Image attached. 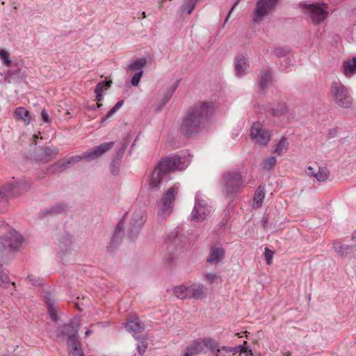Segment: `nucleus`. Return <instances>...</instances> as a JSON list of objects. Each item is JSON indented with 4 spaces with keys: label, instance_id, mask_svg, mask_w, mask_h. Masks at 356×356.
I'll return each mask as SVG.
<instances>
[{
    "label": "nucleus",
    "instance_id": "473e14b6",
    "mask_svg": "<svg viewBox=\"0 0 356 356\" xmlns=\"http://www.w3.org/2000/svg\"><path fill=\"white\" fill-rule=\"evenodd\" d=\"M270 81V76L268 73L265 74V77H261L260 80V86L264 89L268 84V82Z\"/></svg>",
    "mask_w": 356,
    "mask_h": 356
},
{
    "label": "nucleus",
    "instance_id": "2eb2a0df",
    "mask_svg": "<svg viewBox=\"0 0 356 356\" xmlns=\"http://www.w3.org/2000/svg\"><path fill=\"white\" fill-rule=\"evenodd\" d=\"M179 188L172 186L170 188L162 197L161 202L163 204V212L164 214L169 213L171 209V204L175 198V195L178 193Z\"/></svg>",
    "mask_w": 356,
    "mask_h": 356
},
{
    "label": "nucleus",
    "instance_id": "bb28decb",
    "mask_svg": "<svg viewBox=\"0 0 356 356\" xmlns=\"http://www.w3.org/2000/svg\"><path fill=\"white\" fill-rule=\"evenodd\" d=\"M276 164V159L274 156H270L263 162V168L265 170H270L272 169L275 165Z\"/></svg>",
    "mask_w": 356,
    "mask_h": 356
},
{
    "label": "nucleus",
    "instance_id": "a211bd4d",
    "mask_svg": "<svg viewBox=\"0 0 356 356\" xmlns=\"http://www.w3.org/2000/svg\"><path fill=\"white\" fill-rule=\"evenodd\" d=\"M211 212L209 208L200 202H196L194 207L192 216L193 219L202 220Z\"/></svg>",
    "mask_w": 356,
    "mask_h": 356
},
{
    "label": "nucleus",
    "instance_id": "4468645a",
    "mask_svg": "<svg viewBox=\"0 0 356 356\" xmlns=\"http://www.w3.org/2000/svg\"><path fill=\"white\" fill-rule=\"evenodd\" d=\"M67 343L69 356H84L75 334L68 336Z\"/></svg>",
    "mask_w": 356,
    "mask_h": 356
},
{
    "label": "nucleus",
    "instance_id": "423d86ee",
    "mask_svg": "<svg viewBox=\"0 0 356 356\" xmlns=\"http://www.w3.org/2000/svg\"><path fill=\"white\" fill-rule=\"evenodd\" d=\"M331 95L339 106L344 108L351 106V99L347 94L346 88L341 83H332L331 86Z\"/></svg>",
    "mask_w": 356,
    "mask_h": 356
},
{
    "label": "nucleus",
    "instance_id": "aec40b11",
    "mask_svg": "<svg viewBox=\"0 0 356 356\" xmlns=\"http://www.w3.org/2000/svg\"><path fill=\"white\" fill-rule=\"evenodd\" d=\"M13 115L17 120H23L26 124H29L31 122L30 112L24 107L17 108L14 111Z\"/></svg>",
    "mask_w": 356,
    "mask_h": 356
},
{
    "label": "nucleus",
    "instance_id": "de8ad7c7",
    "mask_svg": "<svg viewBox=\"0 0 356 356\" xmlns=\"http://www.w3.org/2000/svg\"><path fill=\"white\" fill-rule=\"evenodd\" d=\"M142 16H143V18H145L146 16H145V12H143L142 13Z\"/></svg>",
    "mask_w": 356,
    "mask_h": 356
},
{
    "label": "nucleus",
    "instance_id": "7ed1b4c3",
    "mask_svg": "<svg viewBox=\"0 0 356 356\" xmlns=\"http://www.w3.org/2000/svg\"><path fill=\"white\" fill-rule=\"evenodd\" d=\"M113 143H105L101 144L100 145L93 148L90 152L84 153L82 156H72L67 159L65 161H60L57 163V165H60V167H65L66 165H69L72 163H74L75 162H78L82 159L86 160H93L108 151L113 147Z\"/></svg>",
    "mask_w": 356,
    "mask_h": 356
},
{
    "label": "nucleus",
    "instance_id": "ddd939ff",
    "mask_svg": "<svg viewBox=\"0 0 356 356\" xmlns=\"http://www.w3.org/2000/svg\"><path fill=\"white\" fill-rule=\"evenodd\" d=\"M277 0H259L255 9V18L254 20L257 21L259 17L266 15L268 12L272 10L277 3Z\"/></svg>",
    "mask_w": 356,
    "mask_h": 356
},
{
    "label": "nucleus",
    "instance_id": "a18cd8bd",
    "mask_svg": "<svg viewBox=\"0 0 356 356\" xmlns=\"http://www.w3.org/2000/svg\"><path fill=\"white\" fill-rule=\"evenodd\" d=\"M120 227H121V222H120V223H119V225H118V227H117V231H118V230H120Z\"/></svg>",
    "mask_w": 356,
    "mask_h": 356
},
{
    "label": "nucleus",
    "instance_id": "c03bdc74",
    "mask_svg": "<svg viewBox=\"0 0 356 356\" xmlns=\"http://www.w3.org/2000/svg\"><path fill=\"white\" fill-rule=\"evenodd\" d=\"M75 307H76L78 310L81 311V309L79 307L78 303H76V304H75Z\"/></svg>",
    "mask_w": 356,
    "mask_h": 356
},
{
    "label": "nucleus",
    "instance_id": "8fccbe9b",
    "mask_svg": "<svg viewBox=\"0 0 356 356\" xmlns=\"http://www.w3.org/2000/svg\"><path fill=\"white\" fill-rule=\"evenodd\" d=\"M244 333L245 334L246 338H248V334H249V332H248V331H245Z\"/></svg>",
    "mask_w": 356,
    "mask_h": 356
},
{
    "label": "nucleus",
    "instance_id": "2f4dec72",
    "mask_svg": "<svg viewBox=\"0 0 356 356\" xmlns=\"http://www.w3.org/2000/svg\"><path fill=\"white\" fill-rule=\"evenodd\" d=\"M247 341H245L243 342V343L241 346H236V347H232L233 348H236V355L238 353H240L241 354V353H245L247 351L249 350V349H248L247 348Z\"/></svg>",
    "mask_w": 356,
    "mask_h": 356
},
{
    "label": "nucleus",
    "instance_id": "4be33fe9",
    "mask_svg": "<svg viewBox=\"0 0 356 356\" xmlns=\"http://www.w3.org/2000/svg\"><path fill=\"white\" fill-rule=\"evenodd\" d=\"M343 74L350 77L356 72V57L346 60L343 64Z\"/></svg>",
    "mask_w": 356,
    "mask_h": 356
},
{
    "label": "nucleus",
    "instance_id": "864d4df0",
    "mask_svg": "<svg viewBox=\"0 0 356 356\" xmlns=\"http://www.w3.org/2000/svg\"><path fill=\"white\" fill-rule=\"evenodd\" d=\"M143 216H141V217H140V220H141V221L143 220Z\"/></svg>",
    "mask_w": 356,
    "mask_h": 356
},
{
    "label": "nucleus",
    "instance_id": "37998d69",
    "mask_svg": "<svg viewBox=\"0 0 356 356\" xmlns=\"http://www.w3.org/2000/svg\"><path fill=\"white\" fill-rule=\"evenodd\" d=\"M39 135H40V133H39L38 134H35L33 136L35 140L39 138Z\"/></svg>",
    "mask_w": 356,
    "mask_h": 356
},
{
    "label": "nucleus",
    "instance_id": "e433bc0d",
    "mask_svg": "<svg viewBox=\"0 0 356 356\" xmlns=\"http://www.w3.org/2000/svg\"><path fill=\"white\" fill-rule=\"evenodd\" d=\"M122 104V102H118L115 106L109 111L108 115H111L113 113H115Z\"/></svg>",
    "mask_w": 356,
    "mask_h": 356
},
{
    "label": "nucleus",
    "instance_id": "a878e982",
    "mask_svg": "<svg viewBox=\"0 0 356 356\" xmlns=\"http://www.w3.org/2000/svg\"><path fill=\"white\" fill-rule=\"evenodd\" d=\"M236 71L238 75H241L245 70L247 68V63L244 60V59H240L239 58L236 59V62L235 64Z\"/></svg>",
    "mask_w": 356,
    "mask_h": 356
},
{
    "label": "nucleus",
    "instance_id": "72a5a7b5",
    "mask_svg": "<svg viewBox=\"0 0 356 356\" xmlns=\"http://www.w3.org/2000/svg\"><path fill=\"white\" fill-rule=\"evenodd\" d=\"M143 72H140L136 73L132 78L131 83L134 86H137L139 83L140 79L141 78Z\"/></svg>",
    "mask_w": 356,
    "mask_h": 356
},
{
    "label": "nucleus",
    "instance_id": "dca6fc26",
    "mask_svg": "<svg viewBox=\"0 0 356 356\" xmlns=\"http://www.w3.org/2000/svg\"><path fill=\"white\" fill-rule=\"evenodd\" d=\"M125 327L127 330L134 332H140L143 330V324L136 314L129 316Z\"/></svg>",
    "mask_w": 356,
    "mask_h": 356
},
{
    "label": "nucleus",
    "instance_id": "c9c22d12",
    "mask_svg": "<svg viewBox=\"0 0 356 356\" xmlns=\"http://www.w3.org/2000/svg\"><path fill=\"white\" fill-rule=\"evenodd\" d=\"M9 282V277L6 273H0V285Z\"/></svg>",
    "mask_w": 356,
    "mask_h": 356
},
{
    "label": "nucleus",
    "instance_id": "3c124183",
    "mask_svg": "<svg viewBox=\"0 0 356 356\" xmlns=\"http://www.w3.org/2000/svg\"><path fill=\"white\" fill-rule=\"evenodd\" d=\"M286 356H290V353H288L286 354Z\"/></svg>",
    "mask_w": 356,
    "mask_h": 356
},
{
    "label": "nucleus",
    "instance_id": "b1692460",
    "mask_svg": "<svg viewBox=\"0 0 356 356\" xmlns=\"http://www.w3.org/2000/svg\"><path fill=\"white\" fill-rule=\"evenodd\" d=\"M45 302L51 318L52 321H56L58 320L57 308L54 306V302L49 298H47Z\"/></svg>",
    "mask_w": 356,
    "mask_h": 356
},
{
    "label": "nucleus",
    "instance_id": "f03ea898",
    "mask_svg": "<svg viewBox=\"0 0 356 356\" xmlns=\"http://www.w3.org/2000/svg\"><path fill=\"white\" fill-rule=\"evenodd\" d=\"M213 106L207 103H202L200 106L191 109L184 119L181 131L185 135H189L198 131L202 120L207 117Z\"/></svg>",
    "mask_w": 356,
    "mask_h": 356
},
{
    "label": "nucleus",
    "instance_id": "7c9ffc66",
    "mask_svg": "<svg viewBox=\"0 0 356 356\" xmlns=\"http://www.w3.org/2000/svg\"><path fill=\"white\" fill-rule=\"evenodd\" d=\"M273 254V251H272L268 248H265L264 255L268 265H270L272 264Z\"/></svg>",
    "mask_w": 356,
    "mask_h": 356
},
{
    "label": "nucleus",
    "instance_id": "9b49d317",
    "mask_svg": "<svg viewBox=\"0 0 356 356\" xmlns=\"http://www.w3.org/2000/svg\"><path fill=\"white\" fill-rule=\"evenodd\" d=\"M23 186L22 184L19 183L17 185L10 184L0 188V206L1 204L5 206L6 200L9 197L19 195L22 191V187Z\"/></svg>",
    "mask_w": 356,
    "mask_h": 356
},
{
    "label": "nucleus",
    "instance_id": "79ce46f5",
    "mask_svg": "<svg viewBox=\"0 0 356 356\" xmlns=\"http://www.w3.org/2000/svg\"><path fill=\"white\" fill-rule=\"evenodd\" d=\"M183 356H192V355H191V352H187L186 350Z\"/></svg>",
    "mask_w": 356,
    "mask_h": 356
},
{
    "label": "nucleus",
    "instance_id": "603ef678",
    "mask_svg": "<svg viewBox=\"0 0 356 356\" xmlns=\"http://www.w3.org/2000/svg\"><path fill=\"white\" fill-rule=\"evenodd\" d=\"M12 285L15 286V282H12Z\"/></svg>",
    "mask_w": 356,
    "mask_h": 356
},
{
    "label": "nucleus",
    "instance_id": "f3484780",
    "mask_svg": "<svg viewBox=\"0 0 356 356\" xmlns=\"http://www.w3.org/2000/svg\"><path fill=\"white\" fill-rule=\"evenodd\" d=\"M209 339V338H206L194 341L186 348V350L191 352V355L192 356L201 353L204 350V348L205 347L207 348V341Z\"/></svg>",
    "mask_w": 356,
    "mask_h": 356
},
{
    "label": "nucleus",
    "instance_id": "09e8293b",
    "mask_svg": "<svg viewBox=\"0 0 356 356\" xmlns=\"http://www.w3.org/2000/svg\"><path fill=\"white\" fill-rule=\"evenodd\" d=\"M193 7H192L189 10H188V14H190V13H191V11H192V10H193Z\"/></svg>",
    "mask_w": 356,
    "mask_h": 356
},
{
    "label": "nucleus",
    "instance_id": "1a4fd4ad",
    "mask_svg": "<svg viewBox=\"0 0 356 356\" xmlns=\"http://www.w3.org/2000/svg\"><path fill=\"white\" fill-rule=\"evenodd\" d=\"M207 348L213 356H234L236 348L228 346H220L219 343L213 339H209L207 341Z\"/></svg>",
    "mask_w": 356,
    "mask_h": 356
},
{
    "label": "nucleus",
    "instance_id": "c85d7f7f",
    "mask_svg": "<svg viewBox=\"0 0 356 356\" xmlns=\"http://www.w3.org/2000/svg\"><path fill=\"white\" fill-rule=\"evenodd\" d=\"M146 64L145 58H140L135 60L131 65L130 68L133 70H136L142 68Z\"/></svg>",
    "mask_w": 356,
    "mask_h": 356
},
{
    "label": "nucleus",
    "instance_id": "cd10ccee",
    "mask_svg": "<svg viewBox=\"0 0 356 356\" xmlns=\"http://www.w3.org/2000/svg\"><path fill=\"white\" fill-rule=\"evenodd\" d=\"M0 58L2 60L3 63L9 67L11 65V60L10 59V55L8 51L3 49L0 50Z\"/></svg>",
    "mask_w": 356,
    "mask_h": 356
},
{
    "label": "nucleus",
    "instance_id": "9d476101",
    "mask_svg": "<svg viewBox=\"0 0 356 356\" xmlns=\"http://www.w3.org/2000/svg\"><path fill=\"white\" fill-rule=\"evenodd\" d=\"M250 136L257 143L266 145L270 140V134L263 129L260 122H254L251 128Z\"/></svg>",
    "mask_w": 356,
    "mask_h": 356
},
{
    "label": "nucleus",
    "instance_id": "6e6552de",
    "mask_svg": "<svg viewBox=\"0 0 356 356\" xmlns=\"http://www.w3.org/2000/svg\"><path fill=\"white\" fill-rule=\"evenodd\" d=\"M175 296L181 299L184 298H200L203 294L202 286H192L190 288H186L184 286H179L174 289Z\"/></svg>",
    "mask_w": 356,
    "mask_h": 356
},
{
    "label": "nucleus",
    "instance_id": "a19ab883",
    "mask_svg": "<svg viewBox=\"0 0 356 356\" xmlns=\"http://www.w3.org/2000/svg\"><path fill=\"white\" fill-rule=\"evenodd\" d=\"M71 327L72 326L70 325H67L64 326V329H65V330L68 331L71 328Z\"/></svg>",
    "mask_w": 356,
    "mask_h": 356
},
{
    "label": "nucleus",
    "instance_id": "58836bf2",
    "mask_svg": "<svg viewBox=\"0 0 356 356\" xmlns=\"http://www.w3.org/2000/svg\"><path fill=\"white\" fill-rule=\"evenodd\" d=\"M243 354H244L245 356H253V353L251 350H249L248 351L243 353Z\"/></svg>",
    "mask_w": 356,
    "mask_h": 356
},
{
    "label": "nucleus",
    "instance_id": "20e7f679",
    "mask_svg": "<svg viewBox=\"0 0 356 356\" xmlns=\"http://www.w3.org/2000/svg\"><path fill=\"white\" fill-rule=\"evenodd\" d=\"M0 238L5 241L4 245L8 246L10 250H17L22 244L21 236L12 230L5 222L0 224Z\"/></svg>",
    "mask_w": 356,
    "mask_h": 356
},
{
    "label": "nucleus",
    "instance_id": "393cba45",
    "mask_svg": "<svg viewBox=\"0 0 356 356\" xmlns=\"http://www.w3.org/2000/svg\"><path fill=\"white\" fill-rule=\"evenodd\" d=\"M44 157L41 159L42 161L48 162L58 154L56 149L46 148L44 151Z\"/></svg>",
    "mask_w": 356,
    "mask_h": 356
},
{
    "label": "nucleus",
    "instance_id": "f257e3e1",
    "mask_svg": "<svg viewBox=\"0 0 356 356\" xmlns=\"http://www.w3.org/2000/svg\"><path fill=\"white\" fill-rule=\"evenodd\" d=\"M185 168L183 159L179 156H171L162 158L152 174L149 181L151 188H156L161 183L164 175Z\"/></svg>",
    "mask_w": 356,
    "mask_h": 356
},
{
    "label": "nucleus",
    "instance_id": "5701e85b",
    "mask_svg": "<svg viewBox=\"0 0 356 356\" xmlns=\"http://www.w3.org/2000/svg\"><path fill=\"white\" fill-rule=\"evenodd\" d=\"M225 251L221 248H212L207 261L210 263H217L224 257Z\"/></svg>",
    "mask_w": 356,
    "mask_h": 356
},
{
    "label": "nucleus",
    "instance_id": "412c9836",
    "mask_svg": "<svg viewBox=\"0 0 356 356\" xmlns=\"http://www.w3.org/2000/svg\"><path fill=\"white\" fill-rule=\"evenodd\" d=\"M265 197V188L264 186H259L255 193L253 197L252 207L254 209H258L261 207L263 200Z\"/></svg>",
    "mask_w": 356,
    "mask_h": 356
},
{
    "label": "nucleus",
    "instance_id": "f704fd0d",
    "mask_svg": "<svg viewBox=\"0 0 356 356\" xmlns=\"http://www.w3.org/2000/svg\"><path fill=\"white\" fill-rule=\"evenodd\" d=\"M40 114H41L42 120L44 122L47 123V124L51 123V120L49 118V114L44 109L41 111Z\"/></svg>",
    "mask_w": 356,
    "mask_h": 356
},
{
    "label": "nucleus",
    "instance_id": "0eeeda50",
    "mask_svg": "<svg viewBox=\"0 0 356 356\" xmlns=\"http://www.w3.org/2000/svg\"><path fill=\"white\" fill-rule=\"evenodd\" d=\"M222 181L228 193H236L244 186L241 175L234 171L225 174Z\"/></svg>",
    "mask_w": 356,
    "mask_h": 356
},
{
    "label": "nucleus",
    "instance_id": "39448f33",
    "mask_svg": "<svg viewBox=\"0 0 356 356\" xmlns=\"http://www.w3.org/2000/svg\"><path fill=\"white\" fill-rule=\"evenodd\" d=\"M303 7L309 11V15L314 24L324 21L328 15V6L325 3L304 4Z\"/></svg>",
    "mask_w": 356,
    "mask_h": 356
},
{
    "label": "nucleus",
    "instance_id": "c756f323",
    "mask_svg": "<svg viewBox=\"0 0 356 356\" xmlns=\"http://www.w3.org/2000/svg\"><path fill=\"white\" fill-rule=\"evenodd\" d=\"M288 145L286 141V139H282L278 145H277L276 149H275V152L277 154H281L283 151L287 149Z\"/></svg>",
    "mask_w": 356,
    "mask_h": 356
},
{
    "label": "nucleus",
    "instance_id": "6ab92c4d",
    "mask_svg": "<svg viewBox=\"0 0 356 356\" xmlns=\"http://www.w3.org/2000/svg\"><path fill=\"white\" fill-rule=\"evenodd\" d=\"M111 81H102L99 82L95 89V92L96 94V99L97 107H100L102 104L99 102L103 99L102 92L104 90H107L111 87Z\"/></svg>",
    "mask_w": 356,
    "mask_h": 356
},
{
    "label": "nucleus",
    "instance_id": "49530a36",
    "mask_svg": "<svg viewBox=\"0 0 356 356\" xmlns=\"http://www.w3.org/2000/svg\"><path fill=\"white\" fill-rule=\"evenodd\" d=\"M236 336H238V337H242V335L241 333H237L236 334Z\"/></svg>",
    "mask_w": 356,
    "mask_h": 356
},
{
    "label": "nucleus",
    "instance_id": "f8f14e48",
    "mask_svg": "<svg viewBox=\"0 0 356 356\" xmlns=\"http://www.w3.org/2000/svg\"><path fill=\"white\" fill-rule=\"evenodd\" d=\"M307 174L314 177L318 181H325L328 179L329 171L325 167H319L316 163H312L308 165Z\"/></svg>",
    "mask_w": 356,
    "mask_h": 356
},
{
    "label": "nucleus",
    "instance_id": "4c0bfd02",
    "mask_svg": "<svg viewBox=\"0 0 356 356\" xmlns=\"http://www.w3.org/2000/svg\"><path fill=\"white\" fill-rule=\"evenodd\" d=\"M206 277H207V280L211 282H213L215 280H218V277H217L216 275H207L206 276Z\"/></svg>",
    "mask_w": 356,
    "mask_h": 356
},
{
    "label": "nucleus",
    "instance_id": "ea45409f",
    "mask_svg": "<svg viewBox=\"0 0 356 356\" xmlns=\"http://www.w3.org/2000/svg\"><path fill=\"white\" fill-rule=\"evenodd\" d=\"M92 332V331L90 330H86V332H85V337H88Z\"/></svg>",
    "mask_w": 356,
    "mask_h": 356
}]
</instances>
